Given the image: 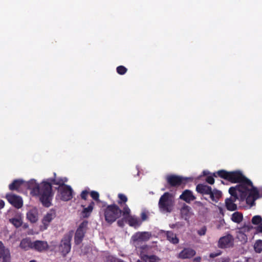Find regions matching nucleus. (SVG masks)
I'll return each mask as SVG.
<instances>
[{"label": "nucleus", "instance_id": "12", "mask_svg": "<svg viewBox=\"0 0 262 262\" xmlns=\"http://www.w3.org/2000/svg\"><path fill=\"white\" fill-rule=\"evenodd\" d=\"M11 258L9 249L0 241V262H11Z\"/></svg>", "mask_w": 262, "mask_h": 262}, {"label": "nucleus", "instance_id": "45", "mask_svg": "<svg viewBox=\"0 0 262 262\" xmlns=\"http://www.w3.org/2000/svg\"><path fill=\"white\" fill-rule=\"evenodd\" d=\"M117 225L118 226L123 227L124 225V221L123 220H119L117 221Z\"/></svg>", "mask_w": 262, "mask_h": 262}, {"label": "nucleus", "instance_id": "51", "mask_svg": "<svg viewBox=\"0 0 262 262\" xmlns=\"http://www.w3.org/2000/svg\"><path fill=\"white\" fill-rule=\"evenodd\" d=\"M137 262H145L141 259V260H138Z\"/></svg>", "mask_w": 262, "mask_h": 262}, {"label": "nucleus", "instance_id": "48", "mask_svg": "<svg viewBox=\"0 0 262 262\" xmlns=\"http://www.w3.org/2000/svg\"><path fill=\"white\" fill-rule=\"evenodd\" d=\"M5 206V202L4 201L0 200V209L3 208Z\"/></svg>", "mask_w": 262, "mask_h": 262}, {"label": "nucleus", "instance_id": "40", "mask_svg": "<svg viewBox=\"0 0 262 262\" xmlns=\"http://www.w3.org/2000/svg\"><path fill=\"white\" fill-rule=\"evenodd\" d=\"M89 193V192L88 190H83L81 192V194H80V197H81V199L84 200H86Z\"/></svg>", "mask_w": 262, "mask_h": 262}, {"label": "nucleus", "instance_id": "32", "mask_svg": "<svg viewBox=\"0 0 262 262\" xmlns=\"http://www.w3.org/2000/svg\"><path fill=\"white\" fill-rule=\"evenodd\" d=\"M9 222L12 224L16 228H18L22 225L23 221L21 218H12L9 220Z\"/></svg>", "mask_w": 262, "mask_h": 262}, {"label": "nucleus", "instance_id": "37", "mask_svg": "<svg viewBox=\"0 0 262 262\" xmlns=\"http://www.w3.org/2000/svg\"><path fill=\"white\" fill-rule=\"evenodd\" d=\"M91 196L93 198V200L97 201V202H100V201L99 200V194L97 191H92L90 192Z\"/></svg>", "mask_w": 262, "mask_h": 262}, {"label": "nucleus", "instance_id": "4", "mask_svg": "<svg viewBox=\"0 0 262 262\" xmlns=\"http://www.w3.org/2000/svg\"><path fill=\"white\" fill-rule=\"evenodd\" d=\"M215 178L220 177L232 183L242 182L246 177L240 171H227L222 169L213 173Z\"/></svg>", "mask_w": 262, "mask_h": 262}, {"label": "nucleus", "instance_id": "36", "mask_svg": "<svg viewBox=\"0 0 262 262\" xmlns=\"http://www.w3.org/2000/svg\"><path fill=\"white\" fill-rule=\"evenodd\" d=\"M116 71L119 75H124L126 73L127 69L124 66H119L117 68Z\"/></svg>", "mask_w": 262, "mask_h": 262}, {"label": "nucleus", "instance_id": "5", "mask_svg": "<svg viewBox=\"0 0 262 262\" xmlns=\"http://www.w3.org/2000/svg\"><path fill=\"white\" fill-rule=\"evenodd\" d=\"M166 180L167 183L171 187H178L181 186L183 188L188 182L192 181L193 180V178L171 174L167 176Z\"/></svg>", "mask_w": 262, "mask_h": 262}, {"label": "nucleus", "instance_id": "39", "mask_svg": "<svg viewBox=\"0 0 262 262\" xmlns=\"http://www.w3.org/2000/svg\"><path fill=\"white\" fill-rule=\"evenodd\" d=\"M159 206L161 211H164V194L162 195L160 198Z\"/></svg>", "mask_w": 262, "mask_h": 262}, {"label": "nucleus", "instance_id": "42", "mask_svg": "<svg viewBox=\"0 0 262 262\" xmlns=\"http://www.w3.org/2000/svg\"><path fill=\"white\" fill-rule=\"evenodd\" d=\"M213 175L212 174V176H208L206 179V181L209 184H213L214 183V179Z\"/></svg>", "mask_w": 262, "mask_h": 262}, {"label": "nucleus", "instance_id": "8", "mask_svg": "<svg viewBox=\"0 0 262 262\" xmlns=\"http://www.w3.org/2000/svg\"><path fill=\"white\" fill-rule=\"evenodd\" d=\"M88 222L83 221L77 228L75 236L74 242L76 245H79L82 241L88 229Z\"/></svg>", "mask_w": 262, "mask_h": 262}, {"label": "nucleus", "instance_id": "35", "mask_svg": "<svg viewBox=\"0 0 262 262\" xmlns=\"http://www.w3.org/2000/svg\"><path fill=\"white\" fill-rule=\"evenodd\" d=\"M262 221V218L260 215H255L252 219V223L254 225H258Z\"/></svg>", "mask_w": 262, "mask_h": 262}, {"label": "nucleus", "instance_id": "20", "mask_svg": "<svg viewBox=\"0 0 262 262\" xmlns=\"http://www.w3.org/2000/svg\"><path fill=\"white\" fill-rule=\"evenodd\" d=\"M195 251L190 248H184L179 253V257L182 259L190 258L195 255Z\"/></svg>", "mask_w": 262, "mask_h": 262}, {"label": "nucleus", "instance_id": "19", "mask_svg": "<svg viewBox=\"0 0 262 262\" xmlns=\"http://www.w3.org/2000/svg\"><path fill=\"white\" fill-rule=\"evenodd\" d=\"M233 198H227L225 200V206L227 210L229 211H234L237 209V205L234 202L237 199H239L238 196H232Z\"/></svg>", "mask_w": 262, "mask_h": 262}, {"label": "nucleus", "instance_id": "24", "mask_svg": "<svg viewBox=\"0 0 262 262\" xmlns=\"http://www.w3.org/2000/svg\"><path fill=\"white\" fill-rule=\"evenodd\" d=\"M191 210L190 207L185 204L184 205L180 210L182 217L185 220H188L191 215Z\"/></svg>", "mask_w": 262, "mask_h": 262}, {"label": "nucleus", "instance_id": "13", "mask_svg": "<svg viewBox=\"0 0 262 262\" xmlns=\"http://www.w3.org/2000/svg\"><path fill=\"white\" fill-rule=\"evenodd\" d=\"M151 237V234L149 232H138L132 236V239L135 242H146Z\"/></svg>", "mask_w": 262, "mask_h": 262}, {"label": "nucleus", "instance_id": "14", "mask_svg": "<svg viewBox=\"0 0 262 262\" xmlns=\"http://www.w3.org/2000/svg\"><path fill=\"white\" fill-rule=\"evenodd\" d=\"M174 205V195L168 192H165V211L171 212Z\"/></svg>", "mask_w": 262, "mask_h": 262}, {"label": "nucleus", "instance_id": "44", "mask_svg": "<svg viewBox=\"0 0 262 262\" xmlns=\"http://www.w3.org/2000/svg\"><path fill=\"white\" fill-rule=\"evenodd\" d=\"M221 252L220 251H217L216 252H213V253H211L210 254L209 257L210 258H215V257L219 256L220 255H221Z\"/></svg>", "mask_w": 262, "mask_h": 262}, {"label": "nucleus", "instance_id": "23", "mask_svg": "<svg viewBox=\"0 0 262 262\" xmlns=\"http://www.w3.org/2000/svg\"><path fill=\"white\" fill-rule=\"evenodd\" d=\"M33 242L30 238H23L20 243L19 247L24 251L32 249Z\"/></svg>", "mask_w": 262, "mask_h": 262}, {"label": "nucleus", "instance_id": "27", "mask_svg": "<svg viewBox=\"0 0 262 262\" xmlns=\"http://www.w3.org/2000/svg\"><path fill=\"white\" fill-rule=\"evenodd\" d=\"M24 183V181L20 179L14 180L12 183L9 185V188L10 190H18L20 186Z\"/></svg>", "mask_w": 262, "mask_h": 262}, {"label": "nucleus", "instance_id": "29", "mask_svg": "<svg viewBox=\"0 0 262 262\" xmlns=\"http://www.w3.org/2000/svg\"><path fill=\"white\" fill-rule=\"evenodd\" d=\"M166 236L167 239L171 243L176 244L179 243V239L177 238L176 235L173 232L170 231L166 232Z\"/></svg>", "mask_w": 262, "mask_h": 262}, {"label": "nucleus", "instance_id": "18", "mask_svg": "<svg viewBox=\"0 0 262 262\" xmlns=\"http://www.w3.org/2000/svg\"><path fill=\"white\" fill-rule=\"evenodd\" d=\"M179 199L187 203H190L191 202L195 200L196 199V197L193 195L191 190L186 189L183 191L182 193L180 195Z\"/></svg>", "mask_w": 262, "mask_h": 262}, {"label": "nucleus", "instance_id": "7", "mask_svg": "<svg viewBox=\"0 0 262 262\" xmlns=\"http://www.w3.org/2000/svg\"><path fill=\"white\" fill-rule=\"evenodd\" d=\"M72 238V234L69 233L65 234L62 238L59 246V251L62 255L65 256L68 254L71 249V241Z\"/></svg>", "mask_w": 262, "mask_h": 262}, {"label": "nucleus", "instance_id": "22", "mask_svg": "<svg viewBox=\"0 0 262 262\" xmlns=\"http://www.w3.org/2000/svg\"><path fill=\"white\" fill-rule=\"evenodd\" d=\"M27 219L31 223H35L38 220V213L36 209L29 210L27 213Z\"/></svg>", "mask_w": 262, "mask_h": 262}, {"label": "nucleus", "instance_id": "38", "mask_svg": "<svg viewBox=\"0 0 262 262\" xmlns=\"http://www.w3.org/2000/svg\"><path fill=\"white\" fill-rule=\"evenodd\" d=\"M149 212L146 210L143 211L141 213V222L147 220L148 219Z\"/></svg>", "mask_w": 262, "mask_h": 262}, {"label": "nucleus", "instance_id": "53", "mask_svg": "<svg viewBox=\"0 0 262 262\" xmlns=\"http://www.w3.org/2000/svg\"><path fill=\"white\" fill-rule=\"evenodd\" d=\"M174 226H175V225H174V224H173V225H172L171 227H172V228H173Z\"/></svg>", "mask_w": 262, "mask_h": 262}, {"label": "nucleus", "instance_id": "41", "mask_svg": "<svg viewBox=\"0 0 262 262\" xmlns=\"http://www.w3.org/2000/svg\"><path fill=\"white\" fill-rule=\"evenodd\" d=\"M207 231V228L206 226L202 227L200 230L198 231V234L200 235H205Z\"/></svg>", "mask_w": 262, "mask_h": 262}, {"label": "nucleus", "instance_id": "11", "mask_svg": "<svg viewBox=\"0 0 262 262\" xmlns=\"http://www.w3.org/2000/svg\"><path fill=\"white\" fill-rule=\"evenodd\" d=\"M6 198L9 203L16 208L19 209L23 206L22 198L18 195L10 193L6 194Z\"/></svg>", "mask_w": 262, "mask_h": 262}, {"label": "nucleus", "instance_id": "26", "mask_svg": "<svg viewBox=\"0 0 262 262\" xmlns=\"http://www.w3.org/2000/svg\"><path fill=\"white\" fill-rule=\"evenodd\" d=\"M95 203L93 201H91L89 206L87 207H84L82 211V215L83 217H88L91 213H92Z\"/></svg>", "mask_w": 262, "mask_h": 262}, {"label": "nucleus", "instance_id": "25", "mask_svg": "<svg viewBox=\"0 0 262 262\" xmlns=\"http://www.w3.org/2000/svg\"><path fill=\"white\" fill-rule=\"evenodd\" d=\"M128 224L130 226L136 228L141 225L142 222L137 217L130 216L128 219Z\"/></svg>", "mask_w": 262, "mask_h": 262}, {"label": "nucleus", "instance_id": "1", "mask_svg": "<svg viewBox=\"0 0 262 262\" xmlns=\"http://www.w3.org/2000/svg\"><path fill=\"white\" fill-rule=\"evenodd\" d=\"M50 182L43 181L40 185L36 183L35 181H31L28 183V188L31 190L33 195H37L42 205L49 207L51 205V201L53 197L52 184L59 185V187L66 185L68 181L67 178H52L49 179Z\"/></svg>", "mask_w": 262, "mask_h": 262}, {"label": "nucleus", "instance_id": "50", "mask_svg": "<svg viewBox=\"0 0 262 262\" xmlns=\"http://www.w3.org/2000/svg\"><path fill=\"white\" fill-rule=\"evenodd\" d=\"M29 262H37L35 260H31Z\"/></svg>", "mask_w": 262, "mask_h": 262}, {"label": "nucleus", "instance_id": "6", "mask_svg": "<svg viewBox=\"0 0 262 262\" xmlns=\"http://www.w3.org/2000/svg\"><path fill=\"white\" fill-rule=\"evenodd\" d=\"M151 247L143 245L140 247L141 259L145 262H159V258L154 255H149Z\"/></svg>", "mask_w": 262, "mask_h": 262}, {"label": "nucleus", "instance_id": "52", "mask_svg": "<svg viewBox=\"0 0 262 262\" xmlns=\"http://www.w3.org/2000/svg\"><path fill=\"white\" fill-rule=\"evenodd\" d=\"M222 262H228V261H227V260H225L223 261Z\"/></svg>", "mask_w": 262, "mask_h": 262}, {"label": "nucleus", "instance_id": "33", "mask_svg": "<svg viewBox=\"0 0 262 262\" xmlns=\"http://www.w3.org/2000/svg\"><path fill=\"white\" fill-rule=\"evenodd\" d=\"M254 248L256 252L260 253L262 251V241H257L254 245Z\"/></svg>", "mask_w": 262, "mask_h": 262}, {"label": "nucleus", "instance_id": "49", "mask_svg": "<svg viewBox=\"0 0 262 262\" xmlns=\"http://www.w3.org/2000/svg\"><path fill=\"white\" fill-rule=\"evenodd\" d=\"M219 211H220V213L221 214H222L223 215H224V211H223V209L221 207L219 208Z\"/></svg>", "mask_w": 262, "mask_h": 262}, {"label": "nucleus", "instance_id": "16", "mask_svg": "<svg viewBox=\"0 0 262 262\" xmlns=\"http://www.w3.org/2000/svg\"><path fill=\"white\" fill-rule=\"evenodd\" d=\"M55 216L56 213L54 210H50L48 212L42 220L43 227H41V229H47L50 222L55 217Z\"/></svg>", "mask_w": 262, "mask_h": 262}, {"label": "nucleus", "instance_id": "15", "mask_svg": "<svg viewBox=\"0 0 262 262\" xmlns=\"http://www.w3.org/2000/svg\"><path fill=\"white\" fill-rule=\"evenodd\" d=\"M232 236L229 234L226 236L221 237L218 242L217 246L220 248L225 249L230 247L232 245Z\"/></svg>", "mask_w": 262, "mask_h": 262}, {"label": "nucleus", "instance_id": "10", "mask_svg": "<svg viewBox=\"0 0 262 262\" xmlns=\"http://www.w3.org/2000/svg\"><path fill=\"white\" fill-rule=\"evenodd\" d=\"M118 200L117 203L120 206L123 207L122 215L124 216L129 215L130 213V210L126 204L128 201L127 196L122 193H119L118 195Z\"/></svg>", "mask_w": 262, "mask_h": 262}, {"label": "nucleus", "instance_id": "3", "mask_svg": "<svg viewBox=\"0 0 262 262\" xmlns=\"http://www.w3.org/2000/svg\"><path fill=\"white\" fill-rule=\"evenodd\" d=\"M104 216L105 221L111 224L120 218L122 214V210L116 204L106 205L105 203L103 205Z\"/></svg>", "mask_w": 262, "mask_h": 262}, {"label": "nucleus", "instance_id": "2", "mask_svg": "<svg viewBox=\"0 0 262 262\" xmlns=\"http://www.w3.org/2000/svg\"><path fill=\"white\" fill-rule=\"evenodd\" d=\"M239 184L235 187H231L229 189V193L232 196H238L240 201H244L246 198L249 190L252 187V182L246 178Z\"/></svg>", "mask_w": 262, "mask_h": 262}, {"label": "nucleus", "instance_id": "30", "mask_svg": "<svg viewBox=\"0 0 262 262\" xmlns=\"http://www.w3.org/2000/svg\"><path fill=\"white\" fill-rule=\"evenodd\" d=\"M243 219V216L242 213L235 212L233 213L231 216V220L235 223H239Z\"/></svg>", "mask_w": 262, "mask_h": 262}, {"label": "nucleus", "instance_id": "47", "mask_svg": "<svg viewBox=\"0 0 262 262\" xmlns=\"http://www.w3.org/2000/svg\"><path fill=\"white\" fill-rule=\"evenodd\" d=\"M257 231L258 232L262 233V223L257 227Z\"/></svg>", "mask_w": 262, "mask_h": 262}, {"label": "nucleus", "instance_id": "28", "mask_svg": "<svg viewBox=\"0 0 262 262\" xmlns=\"http://www.w3.org/2000/svg\"><path fill=\"white\" fill-rule=\"evenodd\" d=\"M209 195L210 198L212 201L217 202L219 199L222 196V192L219 190L214 189L211 190V192L209 194Z\"/></svg>", "mask_w": 262, "mask_h": 262}, {"label": "nucleus", "instance_id": "43", "mask_svg": "<svg viewBox=\"0 0 262 262\" xmlns=\"http://www.w3.org/2000/svg\"><path fill=\"white\" fill-rule=\"evenodd\" d=\"M251 229V227L249 226H244L242 227H241L239 229L240 232H248Z\"/></svg>", "mask_w": 262, "mask_h": 262}, {"label": "nucleus", "instance_id": "9", "mask_svg": "<svg viewBox=\"0 0 262 262\" xmlns=\"http://www.w3.org/2000/svg\"><path fill=\"white\" fill-rule=\"evenodd\" d=\"M60 199L63 201L71 200L73 197L74 191L69 185H66L57 188Z\"/></svg>", "mask_w": 262, "mask_h": 262}, {"label": "nucleus", "instance_id": "21", "mask_svg": "<svg viewBox=\"0 0 262 262\" xmlns=\"http://www.w3.org/2000/svg\"><path fill=\"white\" fill-rule=\"evenodd\" d=\"M212 188L204 184H199L196 186V191L202 195L208 194L211 192Z\"/></svg>", "mask_w": 262, "mask_h": 262}, {"label": "nucleus", "instance_id": "46", "mask_svg": "<svg viewBox=\"0 0 262 262\" xmlns=\"http://www.w3.org/2000/svg\"><path fill=\"white\" fill-rule=\"evenodd\" d=\"M201 257L200 256H198L193 259V262H201Z\"/></svg>", "mask_w": 262, "mask_h": 262}, {"label": "nucleus", "instance_id": "17", "mask_svg": "<svg viewBox=\"0 0 262 262\" xmlns=\"http://www.w3.org/2000/svg\"><path fill=\"white\" fill-rule=\"evenodd\" d=\"M49 248L47 242L37 240L33 242L32 249L38 252H42Z\"/></svg>", "mask_w": 262, "mask_h": 262}, {"label": "nucleus", "instance_id": "34", "mask_svg": "<svg viewBox=\"0 0 262 262\" xmlns=\"http://www.w3.org/2000/svg\"><path fill=\"white\" fill-rule=\"evenodd\" d=\"M245 200H246L247 204L249 205L250 206H253L255 205V201L256 200L255 198L254 199L248 195L246 196Z\"/></svg>", "mask_w": 262, "mask_h": 262}, {"label": "nucleus", "instance_id": "31", "mask_svg": "<svg viewBox=\"0 0 262 262\" xmlns=\"http://www.w3.org/2000/svg\"><path fill=\"white\" fill-rule=\"evenodd\" d=\"M249 195L254 199L255 198L257 200L259 197V192L257 190V188L253 187L252 185V187H251L248 191L247 195Z\"/></svg>", "mask_w": 262, "mask_h": 262}]
</instances>
